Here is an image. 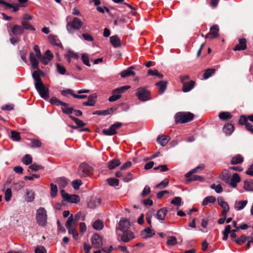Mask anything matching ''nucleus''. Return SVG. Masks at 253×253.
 Returning <instances> with one entry per match:
<instances>
[{"instance_id":"nucleus-64","label":"nucleus","mask_w":253,"mask_h":253,"mask_svg":"<svg viewBox=\"0 0 253 253\" xmlns=\"http://www.w3.org/2000/svg\"><path fill=\"white\" fill-rule=\"evenodd\" d=\"M35 253H46L45 249L42 246H38L35 250Z\"/></svg>"},{"instance_id":"nucleus-16","label":"nucleus","mask_w":253,"mask_h":253,"mask_svg":"<svg viewBox=\"0 0 253 253\" xmlns=\"http://www.w3.org/2000/svg\"><path fill=\"white\" fill-rule=\"evenodd\" d=\"M129 226V222L126 219H121L119 223L118 227L117 229H119L121 231L127 230Z\"/></svg>"},{"instance_id":"nucleus-45","label":"nucleus","mask_w":253,"mask_h":253,"mask_svg":"<svg viewBox=\"0 0 253 253\" xmlns=\"http://www.w3.org/2000/svg\"><path fill=\"white\" fill-rule=\"evenodd\" d=\"M215 70L214 69H209L206 70L204 74V79L205 80L208 79L215 73Z\"/></svg>"},{"instance_id":"nucleus-11","label":"nucleus","mask_w":253,"mask_h":253,"mask_svg":"<svg viewBox=\"0 0 253 253\" xmlns=\"http://www.w3.org/2000/svg\"><path fill=\"white\" fill-rule=\"evenodd\" d=\"M91 242L93 247L95 248H99L102 246V238L99 235L94 234L91 238Z\"/></svg>"},{"instance_id":"nucleus-58","label":"nucleus","mask_w":253,"mask_h":253,"mask_svg":"<svg viewBox=\"0 0 253 253\" xmlns=\"http://www.w3.org/2000/svg\"><path fill=\"white\" fill-rule=\"evenodd\" d=\"M26 199L28 202H32L35 199V195L32 191H28L26 193Z\"/></svg>"},{"instance_id":"nucleus-19","label":"nucleus","mask_w":253,"mask_h":253,"mask_svg":"<svg viewBox=\"0 0 253 253\" xmlns=\"http://www.w3.org/2000/svg\"><path fill=\"white\" fill-rule=\"evenodd\" d=\"M97 95L95 93L92 94L88 97L87 102L83 103L84 106H93L95 105L96 101Z\"/></svg>"},{"instance_id":"nucleus-23","label":"nucleus","mask_w":253,"mask_h":253,"mask_svg":"<svg viewBox=\"0 0 253 253\" xmlns=\"http://www.w3.org/2000/svg\"><path fill=\"white\" fill-rule=\"evenodd\" d=\"M246 40L243 38L239 40V43L236 45L234 48V50L235 51L243 50L246 49Z\"/></svg>"},{"instance_id":"nucleus-41","label":"nucleus","mask_w":253,"mask_h":253,"mask_svg":"<svg viewBox=\"0 0 253 253\" xmlns=\"http://www.w3.org/2000/svg\"><path fill=\"white\" fill-rule=\"evenodd\" d=\"M48 39L52 44L59 45L60 43L59 42V40L56 36L52 35H49L48 37Z\"/></svg>"},{"instance_id":"nucleus-38","label":"nucleus","mask_w":253,"mask_h":253,"mask_svg":"<svg viewBox=\"0 0 253 253\" xmlns=\"http://www.w3.org/2000/svg\"><path fill=\"white\" fill-rule=\"evenodd\" d=\"M219 118L221 120H227L232 118V115L229 112H223L219 114Z\"/></svg>"},{"instance_id":"nucleus-43","label":"nucleus","mask_w":253,"mask_h":253,"mask_svg":"<svg viewBox=\"0 0 253 253\" xmlns=\"http://www.w3.org/2000/svg\"><path fill=\"white\" fill-rule=\"evenodd\" d=\"M21 24L22 25V27L24 28V30H29L32 31H34L35 30V28L33 27L29 22L26 21H22Z\"/></svg>"},{"instance_id":"nucleus-3","label":"nucleus","mask_w":253,"mask_h":253,"mask_svg":"<svg viewBox=\"0 0 253 253\" xmlns=\"http://www.w3.org/2000/svg\"><path fill=\"white\" fill-rule=\"evenodd\" d=\"M83 25L82 21L77 17H74L71 21L68 22L66 25V29L70 34H73L75 30H78Z\"/></svg>"},{"instance_id":"nucleus-35","label":"nucleus","mask_w":253,"mask_h":253,"mask_svg":"<svg viewBox=\"0 0 253 253\" xmlns=\"http://www.w3.org/2000/svg\"><path fill=\"white\" fill-rule=\"evenodd\" d=\"M233 130L234 126L231 124L225 125L223 128V131L227 135L230 134Z\"/></svg>"},{"instance_id":"nucleus-53","label":"nucleus","mask_w":253,"mask_h":253,"mask_svg":"<svg viewBox=\"0 0 253 253\" xmlns=\"http://www.w3.org/2000/svg\"><path fill=\"white\" fill-rule=\"evenodd\" d=\"M211 187L214 189L217 193H220L223 191V188L221 184L216 185L215 184H212Z\"/></svg>"},{"instance_id":"nucleus-46","label":"nucleus","mask_w":253,"mask_h":253,"mask_svg":"<svg viewBox=\"0 0 253 253\" xmlns=\"http://www.w3.org/2000/svg\"><path fill=\"white\" fill-rule=\"evenodd\" d=\"M23 164L28 165L32 163V157L29 154H26L22 159Z\"/></svg>"},{"instance_id":"nucleus-8","label":"nucleus","mask_w":253,"mask_h":253,"mask_svg":"<svg viewBox=\"0 0 253 253\" xmlns=\"http://www.w3.org/2000/svg\"><path fill=\"white\" fill-rule=\"evenodd\" d=\"M35 86L42 98L46 99L49 97L48 88L42 83L35 84Z\"/></svg>"},{"instance_id":"nucleus-24","label":"nucleus","mask_w":253,"mask_h":253,"mask_svg":"<svg viewBox=\"0 0 253 253\" xmlns=\"http://www.w3.org/2000/svg\"><path fill=\"white\" fill-rule=\"evenodd\" d=\"M34 71L32 73V77L35 82V85L42 83L40 78V73H41L42 72L40 70L39 67L38 69Z\"/></svg>"},{"instance_id":"nucleus-51","label":"nucleus","mask_w":253,"mask_h":253,"mask_svg":"<svg viewBox=\"0 0 253 253\" xmlns=\"http://www.w3.org/2000/svg\"><path fill=\"white\" fill-rule=\"evenodd\" d=\"M244 188L247 191H253V180L251 181H246L244 184Z\"/></svg>"},{"instance_id":"nucleus-5","label":"nucleus","mask_w":253,"mask_h":253,"mask_svg":"<svg viewBox=\"0 0 253 253\" xmlns=\"http://www.w3.org/2000/svg\"><path fill=\"white\" fill-rule=\"evenodd\" d=\"M78 174L81 177L89 176L92 174V169L86 163H82L79 167Z\"/></svg>"},{"instance_id":"nucleus-12","label":"nucleus","mask_w":253,"mask_h":253,"mask_svg":"<svg viewBox=\"0 0 253 253\" xmlns=\"http://www.w3.org/2000/svg\"><path fill=\"white\" fill-rule=\"evenodd\" d=\"M123 232L121 241L124 242H128L135 238L133 233L130 230H127Z\"/></svg>"},{"instance_id":"nucleus-42","label":"nucleus","mask_w":253,"mask_h":253,"mask_svg":"<svg viewBox=\"0 0 253 253\" xmlns=\"http://www.w3.org/2000/svg\"><path fill=\"white\" fill-rule=\"evenodd\" d=\"M121 76L122 78H126L128 76H134L135 75V73L134 72L132 71L131 70L127 69L126 70L123 71L120 73Z\"/></svg>"},{"instance_id":"nucleus-2","label":"nucleus","mask_w":253,"mask_h":253,"mask_svg":"<svg viewBox=\"0 0 253 253\" xmlns=\"http://www.w3.org/2000/svg\"><path fill=\"white\" fill-rule=\"evenodd\" d=\"M36 219L40 226H45L46 225L47 214V211L44 208L40 207L37 210Z\"/></svg>"},{"instance_id":"nucleus-62","label":"nucleus","mask_w":253,"mask_h":253,"mask_svg":"<svg viewBox=\"0 0 253 253\" xmlns=\"http://www.w3.org/2000/svg\"><path fill=\"white\" fill-rule=\"evenodd\" d=\"M71 119L74 121L78 126H83L85 125V124L82 121L73 116H70Z\"/></svg>"},{"instance_id":"nucleus-18","label":"nucleus","mask_w":253,"mask_h":253,"mask_svg":"<svg viewBox=\"0 0 253 253\" xmlns=\"http://www.w3.org/2000/svg\"><path fill=\"white\" fill-rule=\"evenodd\" d=\"M155 234L154 231L150 227L146 228L141 232V236L144 239L152 237L155 235Z\"/></svg>"},{"instance_id":"nucleus-6","label":"nucleus","mask_w":253,"mask_h":253,"mask_svg":"<svg viewBox=\"0 0 253 253\" xmlns=\"http://www.w3.org/2000/svg\"><path fill=\"white\" fill-rule=\"evenodd\" d=\"M122 126V123L117 122L112 125L108 129H103L102 132L106 135H113L117 133V130Z\"/></svg>"},{"instance_id":"nucleus-32","label":"nucleus","mask_w":253,"mask_h":253,"mask_svg":"<svg viewBox=\"0 0 253 253\" xmlns=\"http://www.w3.org/2000/svg\"><path fill=\"white\" fill-rule=\"evenodd\" d=\"M110 42L113 46L117 47L121 46V41L116 36H113L110 38Z\"/></svg>"},{"instance_id":"nucleus-27","label":"nucleus","mask_w":253,"mask_h":253,"mask_svg":"<svg viewBox=\"0 0 253 253\" xmlns=\"http://www.w3.org/2000/svg\"><path fill=\"white\" fill-rule=\"evenodd\" d=\"M205 168V165L204 164H201L194 168V169H192L188 172L185 174V176L186 178L190 177L193 173H196L198 172L199 170H203Z\"/></svg>"},{"instance_id":"nucleus-1","label":"nucleus","mask_w":253,"mask_h":253,"mask_svg":"<svg viewBox=\"0 0 253 253\" xmlns=\"http://www.w3.org/2000/svg\"><path fill=\"white\" fill-rule=\"evenodd\" d=\"M194 117V114L191 112H181L175 114L174 119L176 124H184L192 121Z\"/></svg>"},{"instance_id":"nucleus-56","label":"nucleus","mask_w":253,"mask_h":253,"mask_svg":"<svg viewBox=\"0 0 253 253\" xmlns=\"http://www.w3.org/2000/svg\"><path fill=\"white\" fill-rule=\"evenodd\" d=\"M130 88V86L129 85H126L121 86L118 88H117L115 89V91H117V93L119 94L124 92L126 90L129 89Z\"/></svg>"},{"instance_id":"nucleus-21","label":"nucleus","mask_w":253,"mask_h":253,"mask_svg":"<svg viewBox=\"0 0 253 253\" xmlns=\"http://www.w3.org/2000/svg\"><path fill=\"white\" fill-rule=\"evenodd\" d=\"M101 203L100 198H94L91 199L87 203L88 207L90 209H94L99 206Z\"/></svg>"},{"instance_id":"nucleus-40","label":"nucleus","mask_w":253,"mask_h":253,"mask_svg":"<svg viewBox=\"0 0 253 253\" xmlns=\"http://www.w3.org/2000/svg\"><path fill=\"white\" fill-rule=\"evenodd\" d=\"M121 97V95L118 94L117 91H115V89H114L112 91V95L109 98V101L114 102L120 99Z\"/></svg>"},{"instance_id":"nucleus-50","label":"nucleus","mask_w":253,"mask_h":253,"mask_svg":"<svg viewBox=\"0 0 253 253\" xmlns=\"http://www.w3.org/2000/svg\"><path fill=\"white\" fill-rule=\"evenodd\" d=\"M148 75L149 76H157L160 79H161L163 77V75L159 73L157 70H149L148 72Z\"/></svg>"},{"instance_id":"nucleus-52","label":"nucleus","mask_w":253,"mask_h":253,"mask_svg":"<svg viewBox=\"0 0 253 253\" xmlns=\"http://www.w3.org/2000/svg\"><path fill=\"white\" fill-rule=\"evenodd\" d=\"M181 200L180 197H176L171 201V204L175 206L179 207L181 204Z\"/></svg>"},{"instance_id":"nucleus-39","label":"nucleus","mask_w":253,"mask_h":253,"mask_svg":"<svg viewBox=\"0 0 253 253\" xmlns=\"http://www.w3.org/2000/svg\"><path fill=\"white\" fill-rule=\"evenodd\" d=\"M216 201V199L213 196H208L206 197L202 202L203 206L207 205L209 203H214Z\"/></svg>"},{"instance_id":"nucleus-59","label":"nucleus","mask_w":253,"mask_h":253,"mask_svg":"<svg viewBox=\"0 0 253 253\" xmlns=\"http://www.w3.org/2000/svg\"><path fill=\"white\" fill-rule=\"evenodd\" d=\"M169 180L168 179H165L161 181L159 184L156 185L157 188H164L166 187L169 184Z\"/></svg>"},{"instance_id":"nucleus-36","label":"nucleus","mask_w":253,"mask_h":253,"mask_svg":"<svg viewBox=\"0 0 253 253\" xmlns=\"http://www.w3.org/2000/svg\"><path fill=\"white\" fill-rule=\"evenodd\" d=\"M92 227L96 230H101L104 227L103 222L99 219L93 222Z\"/></svg>"},{"instance_id":"nucleus-29","label":"nucleus","mask_w":253,"mask_h":253,"mask_svg":"<svg viewBox=\"0 0 253 253\" xmlns=\"http://www.w3.org/2000/svg\"><path fill=\"white\" fill-rule=\"evenodd\" d=\"M169 140V137L166 135L159 136L157 138L158 142L163 146H165Z\"/></svg>"},{"instance_id":"nucleus-44","label":"nucleus","mask_w":253,"mask_h":253,"mask_svg":"<svg viewBox=\"0 0 253 253\" xmlns=\"http://www.w3.org/2000/svg\"><path fill=\"white\" fill-rule=\"evenodd\" d=\"M177 243L176 237L174 236H169L168 238L167 244L168 246H174Z\"/></svg>"},{"instance_id":"nucleus-60","label":"nucleus","mask_w":253,"mask_h":253,"mask_svg":"<svg viewBox=\"0 0 253 253\" xmlns=\"http://www.w3.org/2000/svg\"><path fill=\"white\" fill-rule=\"evenodd\" d=\"M82 59L83 63L87 66H90L89 61V58L87 54L84 53L82 55Z\"/></svg>"},{"instance_id":"nucleus-61","label":"nucleus","mask_w":253,"mask_h":253,"mask_svg":"<svg viewBox=\"0 0 253 253\" xmlns=\"http://www.w3.org/2000/svg\"><path fill=\"white\" fill-rule=\"evenodd\" d=\"M56 68L57 71L60 74L64 75L66 73V70L63 66H62L59 64H57Z\"/></svg>"},{"instance_id":"nucleus-33","label":"nucleus","mask_w":253,"mask_h":253,"mask_svg":"<svg viewBox=\"0 0 253 253\" xmlns=\"http://www.w3.org/2000/svg\"><path fill=\"white\" fill-rule=\"evenodd\" d=\"M156 85L159 87V92L162 94L165 91L167 87V82L161 81L156 84Z\"/></svg>"},{"instance_id":"nucleus-63","label":"nucleus","mask_w":253,"mask_h":253,"mask_svg":"<svg viewBox=\"0 0 253 253\" xmlns=\"http://www.w3.org/2000/svg\"><path fill=\"white\" fill-rule=\"evenodd\" d=\"M180 79L181 83L183 85L184 84H186V83L190 82L191 80H190L189 76L188 75H184L181 76L180 77Z\"/></svg>"},{"instance_id":"nucleus-17","label":"nucleus","mask_w":253,"mask_h":253,"mask_svg":"<svg viewBox=\"0 0 253 253\" xmlns=\"http://www.w3.org/2000/svg\"><path fill=\"white\" fill-rule=\"evenodd\" d=\"M241 181V178L239 175L237 173H234L232 177L230 178V181L229 183L232 187L235 188L237 186V184Z\"/></svg>"},{"instance_id":"nucleus-20","label":"nucleus","mask_w":253,"mask_h":253,"mask_svg":"<svg viewBox=\"0 0 253 253\" xmlns=\"http://www.w3.org/2000/svg\"><path fill=\"white\" fill-rule=\"evenodd\" d=\"M11 32L13 35L20 36L24 33V28L22 26L15 25L11 29Z\"/></svg>"},{"instance_id":"nucleus-22","label":"nucleus","mask_w":253,"mask_h":253,"mask_svg":"<svg viewBox=\"0 0 253 253\" xmlns=\"http://www.w3.org/2000/svg\"><path fill=\"white\" fill-rule=\"evenodd\" d=\"M167 212L168 210L167 208H162L157 211L156 217L158 220H164L165 219Z\"/></svg>"},{"instance_id":"nucleus-34","label":"nucleus","mask_w":253,"mask_h":253,"mask_svg":"<svg viewBox=\"0 0 253 253\" xmlns=\"http://www.w3.org/2000/svg\"><path fill=\"white\" fill-rule=\"evenodd\" d=\"M56 182L58 184L59 186L62 188L66 187L68 184L67 179L65 177H59L57 178Z\"/></svg>"},{"instance_id":"nucleus-15","label":"nucleus","mask_w":253,"mask_h":253,"mask_svg":"<svg viewBox=\"0 0 253 253\" xmlns=\"http://www.w3.org/2000/svg\"><path fill=\"white\" fill-rule=\"evenodd\" d=\"M39 60H41V59L38 58L33 52L30 53V60L33 69H38Z\"/></svg>"},{"instance_id":"nucleus-7","label":"nucleus","mask_w":253,"mask_h":253,"mask_svg":"<svg viewBox=\"0 0 253 253\" xmlns=\"http://www.w3.org/2000/svg\"><path fill=\"white\" fill-rule=\"evenodd\" d=\"M61 195L64 201L77 203L80 201V197L77 195H70L66 193L65 190L62 189L60 191Z\"/></svg>"},{"instance_id":"nucleus-48","label":"nucleus","mask_w":253,"mask_h":253,"mask_svg":"<svg viewBox=\"0 0 253 253\" xmlns=\"http://www.w3.org/2000/svg\"><path fill=\"white\" fill-rule=\"evenodd\" d=\"M108 183L112 186H118L119 184V181L118 179L112 178H108L107 179Z\"/></svg>"},{"instance_id":"nucleus-28","label":"nucleus","mask_w":253,"mask_h":253,"mask_svg":"<svg viewBox=\"0 0 253 253\" xmlns=\"http://www.w3.org/2000/svg\"><path fill=\"white\" fill-rule=\"evenodd\" d=\"M247 203L248 201L246 200L236 201L234 205L235 209L238 211H240L246 207Z\"/></svg>"},{"instance_id":"nucleus-10","label":"nucleus","mask_w":253,"mask_h":253,"mask_svg":"<svg viewBox=\"0 0 253 253\" xmlns=\"http://www.w3.org/2000/svg\"><path fill=\"white\" fill-rule=\"evenodd\" d=\"M218 205L223 209L222 214L223 216H226L227 213L229 211V207L227 202H225L223 198L218 197L217 199Z\"/></svg>"},{"instance_id":"nucleus-47","label":"nucleus","mask_w":253,"mask_h":253,"mask_svg":"<svg viewBox=\"0 0 253 253\" xmlns=\"http://www.w3.org/2000/svg\"><path fill=\"white\" fill-rule=\"evenodd\" d=\"M50 189H51V192H50V195L52 197H55L58 191L57 187L56 185H54L53 183L50 184Z\"/></svg>"},{"instance_id":"nucleus-14","label":"nucleus","mask_w":253,"mask_h":253,"mask_svg":"<svg viewBox=\"0 0 253 253\" xmlns=\"http://www.w3.org/2000/svg\"><path fill=\"white\" fill-rule=\"evenodd\" d=\"M53 57L52 53L49 50L45 51L43 56L41 55V62L44 65L47 64Z\"/></svg>"},{"instance_id":"nucleus-9","label":"nucleus","mask_w":253,"mask_h":253,"mask_svg":"<svg viewBox=\"0 0 253 253\" xmlns=\"http://www.w3.org/2000/svg\"><path fill=\"white\" fill-rule=\"evenodd\" d=\"M219 28L217 25H213L211 27L210 32L206 35L205 38L211 40L218 36Z\"/></svg>"},{"instance_id":"nucleus-37","label":"nucleus","mask_w":253,"mask_h":253,"mask_svg":"<svg viewBox=\"0 0 253 253\" xmlns=\"http://www.w3.org/2000/svg\"><path fill=\"white\" fill-rule=\"evenodd\" d=\"M68 104L66 103H63V105H62V110L63 112L66 114H71L72 113L73 111V108L69 107Z\"/></svg>"},{"instance_id":"nucleus-26","label":"nucleus","mask_w":253,"mask_h":253,"mask_svg":"<svg viewBox=\"0 0 253 253\" xmlns=\"http://www.w3.org/2000/svg\"><path fill=\"white\" fill-rule=\"evenodd\" d=\"M194 85L195 82L193 81H190L183 85L182 90L184 92H188L194 87Z\"/></svg>"},{"instance_id":"nucleus-57","label":"nucleus","mask_w":253,"mask_h":253,"mask_svg":"<svg viewBox=\"0 0 253 253\" xmlns=\"http://www.w3.org/2000/svg\"><path fill=\"white\" fill-rule=\"evenodd\" d=\"M11 138L14 141H19L20 139V133L15 131H11Z\"/></svg>"},{"instance_id":"nucleus-4","label":"nucleus","mask_w":253,"mask_h":253,"mask_svg":"<svg viewBox=\"0 0 253 253\" xmlns=\"http://www.w3.org/2000/svg\"><path fill=\"white\" fill-rule=\"evenodd\" d=\"M136 96L140 101H146L150 99V92L145 87L137 89Z\"/></svg>"},{"instance_id":"nucleus-31","label":"nucleus","mask_w":253,"mask_h":253,"mask_svg":"<svg viewBox=\"0 0 253 253\" xmlns=\"http://www.w3.org/2000/svg\"><path fill=\"white\" fill-rule=\"evenodd\" d=\"M244 161V158L241 155H237L232 158L231 163L232 165L241 164Z\"/></svg>"},{"instance_id":"nucleus-25","label":"nucleus","mask_w":253,"mask_h":253,"mask_svg":"<svg viewBox=\"0 0 253 253\" xmlns=\"http://www.w3.org/2000/svg\"><path fill=\"white\" fill-rule=\"evenodd\" d=\"M219 178L224 180L226 183L229 182L230 175L229 171L227 169H224L219 176Z\"/></svg>"},{"instance_id":"nucleus-55","label":"nucleus","mask_w":253,"mask_h":253,"mask_svg":"<svg viewBox=\"0 0 253 253\" xmlns=\"http://www.w3.org/2000/svg\"><path fill=\"white\" fill-rule=\"evenodd\" d=\"M50 102L53 104V105H56V106H59V105H62L63 103V102L60 101L59 100H58L56 97H52L50 98Z\"/></svg>"},{"instance_id":"nucleus-13","label":"nucleus","mask_w":253,"mask_h":253,"mask_svg":"<svg viewBox=\"0 0 253 253\" xmlns=\"http://www.w3.org/2000/svg\"><path fill=\"white\" fill-rule=\"evenodd\" d=\"M76 224L77 222L74 219L73 214H71L66 223V227L68 229V232H70L73 229H75Z\"/></svg>"},{"instance_id":"nucleus-30","label":"nucleus","mask_w":253,"mask_h":253,"mask_svg":"<svg viewBox=\"0 0 253 253\" xmlns=\"http://www.w3.org/2000/svg\"><path fill=\"white\" fill-rule=\"evenodd\" d=\"M121 164L118 159H113L110 161L108 164V167L110 169H113Z\"/></svg>"},{"instance_id":"nucleus-49","label":"nucleus","mask_w":253,"mask_h":253,"mask_svg":"<svg viewBox=\"0 0 253 253\" xmlns=\"http://www.w3.org/2000/svg\"><path fill=\"white\" fill-rule=\"evenodd\" d=\"M189 179L187 180L188 181H203L204 180V178L203 176L197 175H194L193 176H191L190 177H188Z\"/></svg>"},{"instance_id":"nucleus-54","label":"nucleus","mask_w":253,"mask_h":253,"mask_svg":"<svg viewBox=\"0 0 253 253\" xmlns=\"http://www.w3.org/2000/svg\"><path fill=\"white\" fill-rule=\"evenodd\" d=\"M12 196V191L11 189L7 188L4 193V198L6 202H8L10 200Z\"/></svg>"}]
</instances>
